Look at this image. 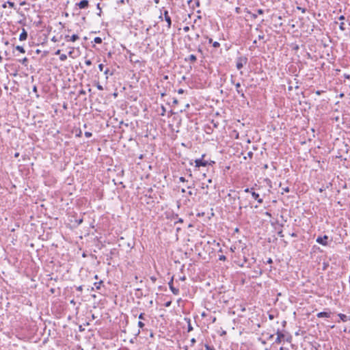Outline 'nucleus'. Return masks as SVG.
Returning <instances> with one entry per match:
<instances>
[{"mask_svg": "<svg viewBox=\"0 0 350 350\" xmlns=\"http://www.w3.org/2000/svg\"><path fill=\"white\" fill-rule=\"evenodd\" d=\"M96 88H97V89H98V90H103V87L100 84V83H99V82H97V83H96Z\"/></svg>", "mask_w": 350, "mask_h": 350, "instance_id": "obj_24", "label": "nucleus"}, {"mask_svg": "<svg viewBox=\"0 0 350 350\" xmlns=\"http://www.w3.org/2000/svg\"><path fill=\"white\" fill-rule=\"evenodd\" d=\"M183 219L182 218H178V221L174 222V224H176L177 223H183Z\"/></svg>", "mask_w": 350, "mask_h": 350, "instance_id": "obj_44", "label": "nucleus"}, {"mask_svg": "<svg viewBox=\"0 0 350 350\" xmlns=\"http://www.w3.org/2000/svg\"><path fill=\"white\" fill-rule=\"evenodd\" d=\"M247 57L245 56L238 57L236 59V67L238 70H241L244 65L247 63Z\"/></svg>", "mask_w": 350, "mask_h": 350, "instance_id": "obj_3", "label": "nucleus"}, {"mask_svg": "<svg viewBox=\"0 0 350 350\" xmlns=\"http://www.w3.org/2000/svg\"><path fill=\"white\" fill-rule=\"evenodd\" d=\"M267 264H271L273 263V260L271 258H269L266 262Z\"/></svg>", "mask_w": 350, "mask_h": 350, "instance_id": "obj_45", "label": "nucleus"}, {"mask_svg": "<svg viewBox=\"0 0 350 350\" xmlns=\"http://www.w3.org/2000/svg\"><path fill=\"white\" fill-rule=\"evenodd\" d=\"M189 29H190V27H189V26H185V27H183V31H184L185 32H187V31H189Z\"/></svg>", "mask_w": 350, "mask_h": 350, "instance_id": "obj_38", "label": "nucleus"}, {"mask_svg": "<svg viewBox=\"0 0 350 350\" xmlns=\"http://www.w3.org/2000/svg\"><path fill=\"white\" fill-rule=\"evenodd\" d=\"M179 180H180V182H182V183H184V182H186V181H187V180H186V179H185V177H183V176H180V177L179 178Z\"/></svg>", "mask_w": 350, "mask_h": 350, "instance_id": "obj_41", "label": "nucleus"}, {"mask_svg": "<svg viewBox=\"0 0 350 350\" xmlns=\"http://www.w3.org/2000/svg\"><path fill=\"white\" fill-rule=\"evenodd\" d=\"M103 68H104V65L103 64H100L98 65V69L100 70V71H103Z\"/></svg>", "mask_w": 350, "mask_h": 350, "instance_id": "obj_40", "label": "nucleus"}, {"mask_svg": "<svg viewBox=\"0 0 350 350\" xmlns=\"http://www.w3.org/2000/svg\"><path fill=\"white\" fill-rule=\"evenodd\" d=\"M230 82L233 85H235L237 83H235L234 77L233 75H231L230 77Z\"/></svg>", "mask_w": 350, "mask_h": 350, "instance_id": "obj_30", "label": "nucleus"}, {"mask_svg": "<svg viewBox=\"0 0 350 350\" xmlns=\"http://www.w3.org/2000/svg\"><path fill=\"white\" fill-rule=\"evenodd\" d=\"M165 111H166V109H165V107L161 106V116H164L165 113Z\"/></svg>", "mask_w": 350, "mask_h": 350, "instance_id": "obj_31", "label": "nucleus"}, {"mask_svg": "<svg viewBox=\"0 0 350 350\" xmlns=\"http://www.w3.org/2000/svg\"><path fill=\"white\" fill-rule=\"evenodd\" d=\"M325 189H326V188H325V187H321V188L319 189V191L321 193V192H323V191H325Z\"/></svg>", "mask_w": 350, "mask_h": 350, "instance_id": "obj_48", "label": "nucleus"}, {"mask_svg": "<svg viewBox=\"0 0 350 350\" xmlns=\"http://www.w3.org/2000/svg\"><path fill=\"white\" fill-rule=\"evenodd\" d=\"M51 40L54 42H57V39L56 38L55 36H53L52 38H51Z\"/></svg>", "mask_w": 350, "mask_h": 350, "instance_id": "obj_59", "label": "nucleus"}, {"mask_svg": "<svg viewBox=\"0 0 350 350\" xmlns=\"http://www.w3.org/2000/svg\"><path fill=\"white\" fill-rule=\"evenodd\" d=\"M172 218L173 219H178V214H173Z\"/></svg>", "mask_w": 350, "mask_h": 350, "instance_id": "obj_55", "label": "nucleus"}, {"mask_svg": "<svg viewBox=\"0 0 350 350\" xmlns=\"http://www.w3.org/2000/svg\"><path fill=\"white\" fill-rule=\"evenodd\" d=\"M33 92H35V93H36V94H37V92H38V88H37V87H36V85H34V86L33 87Z\"/></svg>", "mask_w": 350, "mask_h": 350, "instance_id": "obj_50", "label": "nucleus"}, {"mask_svg": "<svg viewBox=\"0 0 350 350\" xmlns=\"http://www.w3.org/2000/svg\"><path fill=\"white\" fill-rule=\"evenodd\" d=\"M282 190L286 193H288L290 191V189L288 187H283L282 188Z\"/></svg>", "mask_w": 350, "mask_h": 350, "instance_id": "obj_29", "label": "nucleus"}, {"mask_svg": "<svg viewBox=\"0 0 350 350\" xmlns=\"http://www.w3.org/2000/svg\"><path fill=\"white\" fill-rule=\"evenodd\" d=\"M102 284H103V281H100V282H95V283L94 284V285L95 288H96L97 290H98V289H100V285H101Z\"/></svg>", "mask_w": 350, "mask_h": 350, "instance_id": "obj_19", "label": "nucleus"}, {"mask_svg": "<svg viewBox=\"0 0 350 350\" xmlns=\"http://www.w3.org/2000/svg\"><path fill=\"white\" fill-rule=\"evenodd\" d=\"M173 280H174V277L172 276L170 281L168 282V285H169V287H170V290L172 291V292L174 295H178L179 293V289L178 288H176L174 286Z\"/></svg>", "mask_w": 350, "mask_h": 350, "instance_id": "obj_6", "label": "nucleus"}, {"mask_svg": "<svg viewBox=\"0 0 350 350\" xmlns=\"http://www.w3.org/2000/svg\"><path fill=\"white\" fill-rule=\"evenodd\" d=\"M193 330V327L191 325L190 320L188 321V332H191Z\"/></svg>", "mask_w": 350, "mask_h": 350, "instance_id": "obj_27", "label": "nucleus"}, {"mask_svg": "<svg viewBox=\"0 0 350 350\" xmlns=\"http://www.w3.org/2000/svg\"><path fill=\"white\" fill-rule=\"evenodd\" d=\"M144 314L143 313H141V314H139V319H144Z\"/></svg>", "mask_w": 350, "mask_h": 350, "instance_id": "obj_61", "label": "nucleus"}, {"mask_svg": "<svg viewBox=\"0 0 350 350\" xmlns=\"http://www.w3.org/2000/svg\"><path fill=\"white\" fill-rule=\"evenodd\" d=\"M269 318L270 320H273L275 318V314L272 312H269Z\"/></svg>", "mask_w": 350, "mask_h": 350, "instance_id": "obj_25", "label": "nucleus"}, {"mask_svg": "<svg viewBox=\"0 0 350 350\" xmlns=\"http://www.w3.org/2000/svg\"><path fill=\"white\" fill-rule=\"evenodd\" d=\"M205 349H206V350H214V348L209 345H205Z\"/></svg>", "mask_w": 350, "mask_h": 350, "instance_id": "obj_35", "label": "nucleus"}, {"mask_svg": "<svg viewBox=\"0 0 350 350\" xmlns=\"http://www.w3.org/2000/svg\"><path fill=\"white\" fill-rule=\"evenodd\" d=\"M55 288H51L50 289V292H51V293H55Z\"/></svg>", "mask_w": 350, "mask_h": 350, "instance_id": "obj_63", "label": "nucleus"}, {"mask_svg": "<svg viewBox=\"0 0 350 350\" xmlns=\"http://www.w3.org/2000/svg\"><path fill=\"white\" fill-rule=\"evenodd\" d=\"M85 94H86V92L84 90L81 89V90H79V96L85 95Z\"/></svg>", "mask_w": 350, "mask_h": 350, "instance_id": "obj_28", "label": "nucleus"}, {"mask_svg": "<svg viewBox=\"0 0 350 350\" xmlns=\"http://www.w3.org/2000/svg\"><path fill=\"white\" fill-rule=\"evenodd\" d=\"M20 62L24 64L25 66H27V63L28 62V59L27 57H24L22 60H20Z\"/></svg>", "mask_w": 350, "mask_h": 350, "instance_id": "obj_23", "label": "nucleus"}, {"mask_svg": "<svg viewBox=\"0 0 350 350\" xmlns=\"http://www.w3.org/2000/svg\"><path fill=\"white\" fill-rule=\"evenodd\" d=\"M163 18L167 23V28L170 29L172 26V19L169 15V12L167 10H164L163 12H161V15L159 17V18H160L161 20H163Z\"/></svg>", "mask_w": 350, "mask_h": 350, "instance_id": "obj_4", "label": "nucleus"}, {"mask_svg": "<svg viewBox=\"0 0 350 350\" xmlns=\"http://www.w3.org/2000/svg\"><path fill=\"white\" fill-rule=\"evenodd\" d=\"M85 64L87 66H91L92 65V61L90 59H85Z\"/></svg>", "mask_w": 350, "mask_h": 350, "instance_id": "obj_32", "label": "nucleus"}, {"mask_svg": "<svg viewBox=\"0 0 350 350\" xmlns=\"http://www.w3.org/2000/svg\"><path fill=\"white\" fill-rule=\"evenodd\" d=\"M327 235H324L323 237H318L316 239L317 243L319 244H321L323 246H327L328 245L327 239H328Z\"/></svg>", "mask_w": 350, "mask_h": 350, "instance_id": "obj_5", "label": "nucleus"}, {"mask_svg": "<svg viewBox=\"0 0 350 350\" xmlns=\"http://www.w3.org/2000/svg\"><path fill=\"white\" fill-rule=\"evenodd\" d=\"M317 316L319 318L328 319V318H331L332 312L329 311H323V312L317 313Z\"/></svg>", "mask_w": 350, "mask_h": 350, "instance_id": "obj_9", "label": "nucleus"}, {"mask_svg": "<svg viewBox=\"0 0 350 350\" xmlns=\"http://www.w3.org/2000/svg\"><path fill=\"white\" fill-rule=\"evenodd\" d=\"M16 49L17 51H18L21 53H25V49L23 46H16Z\"/></svg>", "mask_w": 350, "mask_h": 350, "instance_id": "obj_17", "label": "nucleus"}, {"mask_svg": "<svg viewBox=\"0 0 350 350\" xmlns=\"http://www.w3.org/2000/svg\"><path fill=\"white\" fill-rule=\"evenodd\" d=\"M7 4L9 5L10 8H14V6H15V4L14 2L11 1L10 0H8L7 1Z\"/></svg>", "mask_w": 350, "mask_h": 350, "instance_id": "obj_21", "label": "nucleus"}, {"mask_svg": "<svg viewBox=\"0 0 350 350\" xmlns=\"http://www.w3.org/2000/svg\"><path fill=\"white\" fill-rule=\"evenodd\" d=\"M226 259V256L224 255H221V256H219V260L224 261Z\"/></svg>", "mask_w": 350, "mask_h": 350, "instance_id": "obj_34", "label": "nucleus"}, {"mask_svg": "<svg viewBox=\"0 0 350 350\" xmlns=\"http://www.w3.org/2000/svg\"><path fill=\"white\" fill-rule=\"evenodd\" d=\"M234 85L236 88V91H237V94H239L241 97L245 98V96L243 89L241 88V83L239 82H237Z\"/></svg>", "mask_w": 350, "mask_h": 350, "instance_id": "obj_10", "label": "nucleus"}, {"mask_svg": "<svg viewBox=\"0 0 350 350\" xmlns=\"http://www.w3.org/2000/svg\"><path fill=\"white\" fill-rule=\"evenodd\" d=\"M264 37H265V36L263 34H262V35H259L258 36V40H262V39H264Z\"/></svg>", "mask_w": 350, "mask_h": 350, "instance_id": "obj_53", "label": "nucleus"}, {"mask_svg": "<svg viewBox=\"0 0 350 350\" xmlns=\"http://www.w3.org/2000/svg\"><path fill=\"white\" fill-rule=\"evenodd\" d=\"M94 42L95 43H96V44H100V43H102L103 40H102V38H100V37H96V38H94Z\"/></svg>", "mask_w": 350, "mask_h": 350, "instance_id": "obj_18", "label": "nucleus"}, {"mask_svg": "<svg viewBox=\"0 0 350 350\" xmlns=\"http://www.w3.org/2000/svg\"><path fill=\"white\" fill-rule=\"evenodd\" d=\"M97 8H98V10H100V12L98 13V15H100V13H101V8H100V3H98V4H97Z\"/></svg>", "mask_w": 350, "mask_h": 350, "instance_id": "obj_54", "label": "nucleus"}, {"mask_svg": "<svg viewBox=\"0 0 350 350\" xmlns=\"http://www.w3.org/2000/svg\"><path fill=\"white\" fill-rule=\"evenodd\" d=\"M138 326L140 327V328H142L144 326V323H142V321H139L138 322Z\"/></svg>", "mask_w": 350, "mask_h": 350, "instance_id": "obj_42", "label": "nucleus"}, {"mask_svg": "<svg viewBox=\"0 0 350 350\" xmlns=\"http://www.w3.org/2000/svg\"><path fill=\"white\" fill-rule=\"evenodd\" d=\"M345 78L346 79H350V75L349 74H345L344 75Z\"/></svg>", "mask_w": 350, "mask_h": 350, "instance_id": "obj_58", "label": "nucleus"}, {"mask_svg": "<svg viewBox=\"0 0 350 350\" xmlns=\"http://www.w3.org/2000/svg\"><path fill=\"white\" fill-rule=\"evenodd\" d=\"M200 1H199V0H196V1H195V5H196V6L199 7V6H200Z\"/></svg>", "mask_w": 350, "mask_h": 350, "instance_id": "obj_49", "label": "nucleus"}, {"mask_svg": "<svg viewBox=\"0 0 350 350\" xmlns=\"http://www.w3.org/2000/svg\"><path fill=\"white\" fill-rule=\"evenodd\" d=\"M150 280H151L153 282H154L156 281L157 278H156L154 276H151V277H150Z\"/></svg>", "mask_w": 350, "mask_h": 350, "instance_id": "obj_56", "label": "nucleus"}, {"mask_svg": "<svg viewBox=\"0 0 350 350\" xmlns=\"http://www.w3.org/2000/svg\"><path fill=\"white\" fill-rule=\"evenodd\" d=\"M64 39L66 42H74L77 41V40H79V37L77 34H73L72 36L66 35L64 37Z\"/></svg>", "mask_w": 350, "mask_h": 350, "instance_id": "obj_8", "label": "nucleus"}, {"mask_svg": "<svg viewBox=\"0 0 350 350\" xmlns=\"http://www.w3.org/2000/svg\"><path fill=\"white\" fill-rule=\"evenodd\" d=\"M291 236L292 237H297V233H295V232H293V233H291Z\"/></svg>", "mask_w": 350, "mask_h": 350, "instance_id": "obj_57", "label": "nucleus"}, {"mask_svg": "<svg viewBox=\"0 0 350 350\" xmlns=\"http://www.w3.org/2000/svg\"><path fill=\"white\" fill-rule=\"evenodd\" d=\"M7 2H5L3 5H2V8H5L7 7Z\"/></svg>", "mask_w": 350, "mask_h": 350, "instance_id": "obj_64", "label": "nucleus"}, {"mask_svg": "<svg viewBox=\"0 0 350 350\" xmlns=\"http://www.w3.org/2000/svg\"><path fill=\"white\" fill-rule=\"evenodd\" d=\"M321 92H322V91L317 90V91H316V92H315V93H316V94H317V95H321Z\"/></svg>", "mask_w": 350, "mask_h": 350, "instance_id": "obj_62", "label": "nucleus"}, {"mask_svg": "<svg viewBox=\"0 0 350 350\" xmlns=\"http://www.w3.org/2000/svg\"><path fill=\"white\" fill-rule=\"evenodd\" d=\"M83 287V286H82V285H81V286H79L76 287L77 291H79V292H82Z\"/></svg>", "mask_w": 350, "mask_h": 350, "instance_id": "obj_37", "label": "nucleus"}, {"mask_svg": "<svg viewBox=\"0 0 350 350\" xmlns=\"http://www.w3.org/2000/svg\"><path fill=\"white\" fill-rule=\"evenodd\" d=\"M276 334L277 338H275V342L279 344L282 342V340L284 338V335L279 329L277 330Z\"/></svg>", "mask_w": 350, "mask_h": 350, "instance_id": "obj_11", "label": "nucleus"}, {"mask_svg": "<svg viewBox=\"0 0 350 350\" xmlns=\"http://www.w3.org/2000/svg\"><path fill=\"white\" fill-rule=\"evenodd\" d=\"M84 135L88 138L92 136V133L91 132H89V131L85 132Z\"/></svg>", "mask_w": 350, "mask_h": 350, "instance_id": "obj_26", "label": "nucleus"}, {"mask_svg": "<svg viewBox=\"0 0 350 350\" xmlns=\"http://www.w3.org/2000/svg\"><path fill=\"white\" fill-rule=\"evenodd\" d=\"M235 12H236V13H237V14H240V13H241V8H239V7H237V8H235Z\"/></svg>", "mask_w": 350, "mask_h": 350, "instance_id": "obj_46", "label": "nucleus"}, {"mask_svg": "<svg viewBox=\"0 0 350 350\" xmlns=\"http://www.w3.org/2000/svg\"><path fill=\"white\" fill-rule=\"evenodd\" d=\"M244 192L250 193L252 198L256 200L259 204H262L263 202V199L261 198L258 193L254 191V189L252 188H246L244 189Z\"/></svg>", "mask_w": 350, "mask_h": 350, "instance_id": "obj_2", "label": "nucleus"}, {"mask_svg": "<svg viewBox=\"0 0 350 350\" xmlns=\"http://www.w3.org/2000/svg\"><path fill=\"white\" fill-rule=\"evenodd\" d=\"M338 316L339 317L340 319L343 322H346L347 321H350V317L347 316L344 314H338Z\"/></svg>", "mask_w": 350, "mask_h": 350, "instance_id": "obj_15", "label": "nucleus"}, {"mask_svg": "<svg viewBox=\"0 0 350 350\" xmlns=\"http://www.w3.org/2000/svg\"><path fill=\"white\" fill-rule=\"evenodd\" d=\"M247 155L249 158L252 159L253 157V152L252 151H250L247 152Z\"/></svg>", "mask_w": 350, "mask_h": 350, "instance_id": "obj_39", "label": "nucleus"}, {"mask_svg": "<svg viewBox=\"0 0 350 350\" xmlns=\"http://www.w3.org/2000/svg\"><path fill=\"white\" fill-rule=\"evenodd\" d=\"M256 12H257V14H258L260 15L263 14L265 12L262 9H258Z\"/></svg>", "mask_w": 350, "mask_h": 350, "instance_id": "obj_33", "label": "nucleus"}, {"mask_svg": "<svg viewBox=\"0 0 350 350\" xmlns=\"http://www.w3.org/2000/svg\"><path fill=\"white\" fill-rule=\"evenodd\" d=\"M76 222H77V225H80V224H82V222H83V219H82V218H81V219H77V220H76Z\"/></svg>", "mask_w": 350, "mask_h": 350, "instance_id": "obj_36", "label": "nucleus"}, {"mask_svg": "<svg viewBox=\"0 0 350 350\" xmlns=\"http://www.w3.org/2000/svg\"><path fill=\"white\" fill-rule=\"evenodd\" d=\"M177 92H178V94H183L185 90L183 89L180 88V89H178Z\"/></svg>", "mask_w": 350, "mask_h": 350, "instance_id": "obj_47", "label": "nucleus"}, {"mask_svg": "<svg viewBox=\"0 0 350 350\" xmlns=\"http://www.w3.org/2000/svg\"><path fill=\"white\" fill-rule=\"evenodd\" d=\"M338 19H339L340 21H343V20H345V16L341 15V16H340L338 17Z\"/></svg>", "mask_w": 350, "mask_h": 350, "instance_id": "obj_52", "label": "nucleus"}, {"mask_svg": "<svg viewBox=\"0 0 350 350\" xmlns=\"http://www.w3.org/2000/svg\"><path fill=\"white\" fill-rule=\"evenodd\" d=\"M197 60V57L195 55L191 54L189 55L187 57L185 58V62H191V63H195Z\"/></svg>", "mask_w": 350, "mask_h": 350, "instance_id": "obj_13", "label": "nucleus"}, {"mask_svg": "<svg viewBox=\"0 0 350 350\" xmlns=\"http://www.w3.org/2000/svg\"><path fill=\"white\" fill-rule=\"evenodd\" d=\"M109 68H107L105 71H104V74L105 75H108V73L109 72Z\"/></svg>", "mask_w": 350, "mask_h": 350, "instance_id": "obj_60", "label": "nucleus"}, {"mask_svg": "<svg viewBox=\"0 0 350 350\" xmlns=\"http://www.w3.org/2000/svg\"><path fill=\"white\" fill-rule=\"evenodd\" d=\"M245 12H246L247 14H251L252 12L246 8L245 10H244Z\"/></svg>", "mask_w": 350, "mask_h": 350, "instance_id": "obj_51", "label": "nucleus"}, {"mask_svg": "<svg viewBox=\"0 0 350 350\" xmlns=\"http://www.w3.org/2000/svg\"><path fill=\"white\" fill-rule=\"evenodd\" d=\"M27 36H28V34H27V31L25 29H23L22 32L21 33V34L19 36V40L21 41L26 40L27 38Z\"/></svg>", "mask_w": 350, "mask_h": 350, "instance_id": "obj_12", "label": "nucleus"}, {"mask_svg": "<svg viewBox=\"0 0 350 350\" xmlns=\"http://www.w3.org/2000/svg\"><path fill=\"white\" fill-rule=\"evenodd\" d=\"M127 53L129 54L130 62H131L133 63H138V62H139V60L133 59V57L135 55L134 53H133L131 51H127Z\"/></svg>", "mask_w": 350, "mask_h": 350, "instance_id": "obj_14", "label": "nucleus"}, {"mask_svg": "<svg viewBox=\"0 0 350 350\" xmlns=\"http://www.w3.org/2000/svg\"><path fill=\"white\" fill-rule=\"evenodd\" d=\"M205 157V154H202V157L200 159H197L195 160L196 167H205L207 165H213L215 164V161H211L210 163H208L207 161L204 160V157Z\"/></svg>", "mask_w": 350, "mask_h": 350, "instance_id": "obj_1", "label": "nucleus"}, {"mask_svg": "<svg viewBox=\"0 0 350 350\" xmlns=\"http://www.w3.org/2000/svg\"><path fill=\"white\" fill-rule=\"evenodd\" d=\"M250 16H251L252 19H256L257 18V14H256L252 13L250 14Z\"/></svg>", "mask_w": 350, "mask_h": 350, "instance_id": "obj_43", "label": "nucleus"}, {"mask_svg": "<svg viewBox=\"0 0 350 350\" xmlns=\"http://www.w3.org/2000/svg\"><path fill=\"white\" fill-rule=\"evenodd\" d=\"M76 6H77L79 9H85L89 6L88 0H81L79 3H76Z\"/></svg>", "mask_w": 350, "mask_h": 350, "instance_id": "obj_7", "label": "nucleus"}, {"mask_svg": "<svg viewBox=\"0 0 350 350\" xmlns=\"http://www.w3.org/2000/svg\"><path fill=\"white\" fill-rule=\"evenodd\" d=\"M339 28L341 31H345V23L343 22H341L340 23V25H339Z\"/></svg>", "mask_w": 350, "mask_h": 350, "instance_id": "obj_22", "label": "nucleus"}, {"mask_svg": "<svg viewBox=\"0 0 350 350\" xmlns=\"http://www.w3.org/2000/svg\"><path fill=\"white\" fill-rule=\"evenodd\" d=\"M59 59L62 62H64L67 59V55L66 54H61L59 56Z\"/></svg>", "mask_w": 350, "mask_h": 350, "instance_id": "obj_20", "label": "nucleus"}, {"mask_svg": "<svg viewBox=\"0 0 350 350\" xmlns=\"http://www.w3.org/2000/svg\"><path fill=\"white\" fill-rule=\"evenodd\" d=\"M208 43L212 44L214 48H218L220 46V44L217 41L213 42L212 38H208Z\"/></svg>", "mask_w": 350, "mask_h": 350, "instance_id": "obj_16", "label": "nucleus"}]
</instances>
